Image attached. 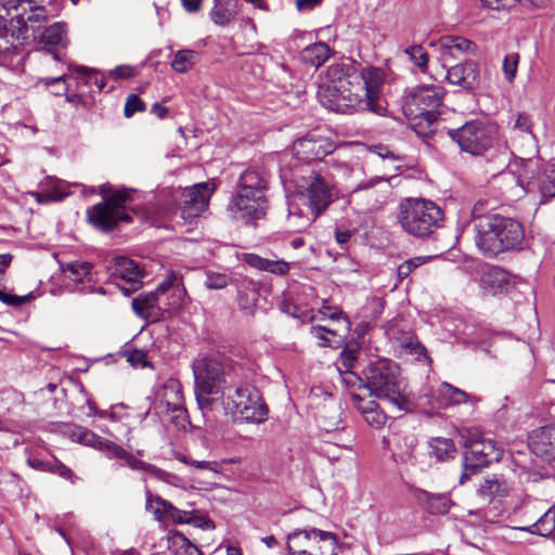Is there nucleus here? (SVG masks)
Segmentation results:
<instances>
[{"label":"nucleus","mask_w":555,"mask_h":555,"mask_svg":"<svg viewBox=\"0 0 555 555\" xmlns=\"http://www.w3.org/2000/svg\"><path fill=\"white\" fill-rule=\"evenodd\" d=\"M513 530L547 537L555 530V505H552L541 516L534 513L524 526H512Z\"/></svg>","instance_id":"obj_20"},{"label":"nucleus","mask_w":555,"mask_h":555,"mask_svg":"<svg viewBox=\"0 0 555 555\" xmlns=\"http://www.w3.org/2000/svg\"><path fill=\"white\" fill-rule=\"evenodd\" d=\"M268 188V179L263 170L259 168H248L240 177L236 189L254 193L258 195H266Z\"/></svg>","instance_id":"obj_26"},{"label":"nucleus","mask_w":555,"mask_h":555,"mask_svg":"<svg viewBox=\"0 0 555 555\" xmlns=\"http://www.w3.org/2000/svg\"><path fill=\"white\" fill-rule=\"evenodd\" d=\"M40 41L46 46L65 47L67 44L66 25L64 23H54L50 25L43 30Z\"/></svg>","instance_id":"obj_41"},{"label":"nucleus","mask_w":555,"mask_h":555,"mask_svg":"<svg viewBox=\"0 0 555 555\" xmlns=\"http://www.w3.org/2000/svg\"><path fill=\"white\" fill-rule=\"evenodd\" d=\"M131 191L121 189L87 210V220L95 229L108 232L115 229L120 222L129 223L132 218L126 210V204L130 201Z\"/></svg>","instance_id":"obj_9"},{"label":"nucleus","mask_w":555,"mask_h":555,"mask_svg":"<svg viewBox=\"0 0 555 555\" xmlns=\"http://www.w3.org/2000/svg\"><path fill=\"white\" fill-rule=\"evenodd\" d=\"M175 522L184 524V522H193L195 526L209 530L214 529L215 525L212 520L206 517H194L191 512L181 511L176 506L171 505L169 512L167 513Z\"/></svg>","instance_id":"obj_40"},{"label":"nucleus","mask_w":555,"mask_h":555,"mask_svg":"<svg viewBox=\"0 0 555 555\" xmlns=\"http://www.w3.org/2000/svg\"><path fill=\"white\" fill-rule=\"evenodd\" d=\"M511 139L515 144L518 143V141H521L520 145H535V137L532 132V121L527 114L521 113L516 116L511 129Z\"/></svg>","instance_id":"obj_29"},{"label":"nucleus","mask_w":555,"mask_h":555,"mask_svg":"<svg viewBox=\"0 0 555 555\" xmlns=\"http://www.w3.org/2000/svg\"><path fill=\"white\" fill-rule=\"evenodd\" d=\"M125 356L127 358V361L130 362L131 365L133 366L146 365L145 353L142 350H129L125 352Z\"/></svg>","instance_id":"obj_63"},{"label":"nucleus","mask_w":555,"mask_h":555,"mask_svg":"<svg viewBox=\"0 0 555 555\" xmlns=\"http://www.w3.org/2000/svg\"><path fill=\"white\" fill-rule=\"evenodd\" d=\"M146 503L145 508L152 513L157 520H162L169 512L171 503L162 499L158 495H153L149 488L145 489Z\"/></svg>","instance_id":"obj_43"},{"label":"nucleus","mask_w":555,"mask_h":555,"mask_svg":"<svg viewBox=\"0 0 555 555\" xmlns=\"http://www.w3.org/2000/svg\"><path fill=\"white\" fill-rule=\"evenodd\" d=\"M41 191L34 193L37 203L60 202L69 195L68 183L54 177H48L40 183Z\"/></svg>","instance_id":"obj_23"},{"label":"nucleus","mask_w":555,"mask_h":555,"mask_svg":"<svg viewBox=\"0 0 555 555\" xmlns=\"http://www.w3.org/2000/svg\"><path fill=\"white\" fill-rule=\"evenodd\" d=\"M198 61V54L194 50L178 51L171 62L175 72L183 74L189 72Z\"/></svg>","instance_id":"obj_44"},{"label":"nucleus","mask_w":555,"mask_h":555,"mask_svg":"<svg viewBox=\"0 0 555 555\" xmlns=\"http://www.w3.org/2000/svg\"><path fill=\"white\" fill-rule=\"evenodd\" d=\"M365 422L376 428L386 423L385 413L378 408L375 401L367 402L366 405L359 406Z\"/></svg>","instance_id":"obj_46"},{"label":"nucleus","mask_w":555,"mask_h":555,"mask_svg":"<svg viewBox=\"0 0 555 555\" xmlns=\"http://www.w3.org/2000/svg\"><path fill=\"white\" fill-rule=\"evenodd\" d=\"M235 7L234 0H216L210 11V17L215 24L224 26L234 17Z\"/></svg>","instance_id":"obj_37"},{"label":"nucleus","mask_w":555,"mask_h":555,"mask_svg":"<svg viewBox=\"0 0 555 555\" xmlns=\"http://www.w3.org/2000/svg\"><path fill=\"white\" fill-rule=\"evenodd\" d=\"M101 451H104L108 457L124 459L126 456L127 451L116 444L113 441L104 439V443L100 448Z\"/></svg>","instance_id":"obj_59"},{"label":"nucleus","mask_w":555,"mask_h":555,"mask_svg":"<svg viewBox=\"0 0 555 555\" xmlns=\"http://www.w3.org/2000/svg\"><path fill=\"white\" fill-rule=\"evenodd\" d=\"M224 408L243 422L263 423L268 418V406L263 402L259 390L249 384L236 386L234 391H229L223 400Z\"/></svg>","instance_id":"obj_8"},{"label":"nucleus","mask_w":555,"mask_h":555,"mask_svg":"<svg viewBox=\"0 0 555 555\" xmlns=\"http://www.w3.org/2000/svg\"><path fill=\"white\" fill-rule=\"evenodd\" d=\"M366 387L375 397L388 401L398 411H411L414 406L405 392L399 366L388 359H378L364 371Z\"/></svg>","instance_id":"obj_5"},{"label":"nucleus","mask_w":555,"mask_h":555,"mask_svg":"<svg viewBox=\"0 0 555 555\" xmlns=\"http://www.w3.org/2000/svg\"><path fill=\"white\" fill-rule=\"evenodd\" d=\"M267 209L268 199L266 195L248 193L238 189H236L228 205L231 217L246 224L255 223V221L263 218Z\"/></svg>","instance_id":"obj_13"},{"label":"nucleus","mask_w":555,"mask_h":555,"mask_svg":"<svg viewBox=\"0 0 555 555\" xmlns=\"http://www.w3.org/2000/svg\"><path fill=\"white\" fill-rule=\"evenodd\" d=\"M357 349H345L340 353V363L344 370L349 371L353 366V362L357 359Z\"/></svg>","instance_id":"obj_64"},{"label":"nucleus","mask_w":555,"mask_h":555,"mask_svg":"<svg viewBox=\"0 0 555 555\" xmlns=\"http://www.w3.org/2000/svg\"><path fill=\"white\" fill-rule=\"evenodd\" d=\"M330 56V48L326 43L318 42L305 48L301 52V60L314 67L323 65Z\"/></svg>","instance_id":"obj_36"},{"label":"nucleus","mask_w":555,"mask_h":555,"mask_svg":"<svg viewBox=\"0 0 555 555\" xmlns=\"http://www.w3.org/2000/svg\"><path fill=\"white\" fill-rule=\"evenodd\" d=\"M163 313L180 310L188 301L186 291L180 278L167 276L156 287Z\"/></svg>","instance_id":"obj_18"},{"label":"nucleus","mask_w":555,"mask_h":555,"mask_svg":"<svg viewBox=\"0 0 555 555\" xmlns=\"http://www.w3.org/2000/svg\"><path fill=\"white\" fill-rule=\"evenodd\" d=\"M439 44L446 53H452L453 51L465 53L474 47L470 40L460 36H444L439 40Z\"/></svg>","instance_id":"obj_45"},{"label":"nucleus","mask_w":555,"mask_h":555,"mask_svg":"<svg viewBox=\"0 0 555 555\" xmlns=\"http://www.w3.org/2000/svg\"><path fill=\"white\" fill-rule=\"evenodd\" d=\"M124 460L126 461L127 465L133 470H142L146 473L149 476L171 486H178L180 483V478L177 475L163 470L153 464L145 463L129 454L128 452L126 453Z\"/></svg>","instance_id":"obj_27"},{"label":"nucleus","mask_w":555,"mask_h":555,"mask_svg":"<svg viewBox=\"0 0 555 555\" xmlns=\"http://www.w3.org/2000/svg\"><path fill=\"white\" fill-rule=\"evenodd\" d=\"M417 500L425 504L429 513L437 515L447 514L451 506V499L446 493H430L421 490L417 492Z\"/></svg>","instance_id":"obj_32"},{"label":"nucleus","mask_w":555,"mask_h":555,"mask_svg":"<svg viewBox=\"0 0 555 555\" xmlns=\"http://www.w3.org/2000/svg\"><path fill=\"white\" fill-rule=\"evenodd\" d=\"M111 278L118 288L129 296L142 286V272L139 264L127 257H115L109 266Z\"/></svg>","instance_id":"obj_15"},{"label":"nucleus","mask_w":555,"mask_h":555,"mask_svg":"<svg viewBox=\"0 0 555 555\" xmlns=\"http://www.w3.org/2000/svg\"><path fill=\"white\" fill-rule=\"evenodd\" d=\"M137 69L130 65H118L108 72V77L114 80L134 77Z\"/></svg>","instance_id":"obj_57"},{"label":"nucleus","mask_w":555,"mask_h":555,"mask_svg":"<svg viewBox=\"0 0 555 555\" xmlns=\"http://www.w3.org/2000/svg\"><path fill=\"white\" fill-rule=\"evenodd\" d=\"M29 296L10 295L0 289V301L8 306L20 307L28 300Z\"/></svg>","instance_id":"obj_62"},{"label":"nucleus","mask_w":555,"mask_h":555,"mask_svg":"<svg viewBox=\"0 0 555 555\" xmlns=\"http://www.w3.org/2000/svg\"><path fill=\"white\" fill-rule=\"evenodd\" d=\"M466 447L468 452L465 455L464 470L460 477L461 485L465 483L469 476L476 473L477 467L498 462L503 454L502 447L495 440L477 430L469 431Z\"/></svg>","instance_id":"obj_10"},{"label":"nucleus","mask_w":555,"mask_h":555,"mask_svg":"<svg viewBox=\"0 0 555 555\" xmlns=\"http://www.w3.org/2000/svg\"><path fill=\"white\" fill-rule=\"evenodd\" d=\"M444 89L438 85H422L416 87L406 100V106L412 114L423 116L428 122L436 120L442 104Z\"/></svg>","instance_id":"obj_14"},{"label":"nucleus","mask_w":555,"mask_h":555,"mask_svg":"<svg viewBox=\"0 0 555 555\" xmlns=\"http://www.w3.org/2000/svg\"><path fill=\"white\" fill-rule=\"evenodd\" d=\"M63 272L75 283L91 281L92 264L88 261H73L62 266Z\"/></svg>","instance_id":"obj_38"},{"label":"nucleus","mask_w":555,"mask_h":555,"mask_svg":"<svg viewBox=\"0 0 555 555\" xmlns=\"http://www.w3.org/2000/svg\"><path fill=\"white\" fill-rule=\"evenodd\" d=\"M44 0H2L0 2V54L15 49L27 37L48 22Z\"/></svg>","instance_id":"obj_2"},{"label":"nucleus","mask_w":555,"mask_h":555,"mask_svg":"<svg viewBox=\"0 0 555 555\" xmlns=\"http://www.w3.org/2000/svg\"><path fill=\"white\" fill-rule=\"evenodd\" d=\"M469 398L470 396L465 391L448 383H442L433 395V399L428 401V404L431 409H444L453 404L464 403Z\"/></svg>","instance_id":"obj_22"},{"label":"nucleus","mask_w":555,"mask_h":555,"mask_svg":"<svg viewBox=\"0 0 555 555\" xmlns=\"http://www.w3.org/2000/svg\"><path fill=\"white\" fill-rule=\"evenodd\" d=\"M287 551L289 555H338L341 546L335 533L309 527L287 535Z\"/></svg>","instance_id":"obj_7"},{"label":"nucleus","mask_w":555,"mask_h":555,"mask_svg":"<svg viewBox=\"0 0 555 555\" xmlns=\"http://www.w3.org/2000/svg\"><path fill=\"white\" fill-rule=\"evenodd\" d=\"M70 436L74 440H77L81 444L92 447L98 450H100L102 443H104V438L98 436L96 434L85 427H75Z\"/></svg>","instance_id":"obj_48"},{"label":"nucleus","mask_w":555,"mask_h":555,"mask_svg":"<svg viewBox=\"0 0 555 555\" xmlns=\"http://www.w3.org/2000/svg\"><path fill=\"white\" fill-rule=\"evenodd\" d=\"M66 79L67 76L65 74L57 77H43L38 80L37 86H41L53 95L60 96L66 94L68 91Z\"/></svg>","instance_id":"obj_47"},{"label":"nucleus","mask_w":555,"mask_h":555,"mask_svg":"<svg viewBox=\"0 0 555 555\" xmlns=\"http://www.w3.org/2000/svg\"><path fill=\"white\" fill-rule=\"evenodd\" d=\"M179 460L182 463H185L188 465H192L198 469H207L211 470L214 473H219L221 469V466L218 462H210V461H191L186 456H180Z\"/></svg>","instance_id":"obj_58"},{"label":"nucleus","mask_w":555,"mask_h":555,"mask_svg":"<svg viewBox=\"0 0 555 555\" xmlns=\"http://www.w3.org/2000/svg\"><path fill=\"white\" fill-rule=\"evenodd\" d=\"M430 257H414L402 262L398 269V278L400 281L406 279L416 268L428 261Z\"/></svg>","instance_id":"obj_53"},{"label":"nucleus","mask_w":555,"mask_h":555,"mask_svg":"<svg viewBox=\"0 0 555 555\" xmlns=\"http://www.w3.org/2000/svg\"><path fill=\"white\" fill-rule=\"evenodd\" d=\"M298 193L307 201L314 214L321 215L334 199L333 181L321 173L311 171L298 183Z\"/></svg>","instance_id":"obj_12"},{"label":"nucleus","mask_w":555,"mask_h":555,"mask_svg":"<svg viewBox=\"0 0 555 555\" xmlns=\"http://www.w3.org/2000/svg\"><path fill=\"white\" fill-rule=\"evenodd\" d=\"M335 150V144L330 139L317 133H308L296 140L293 144V153L296 158L304 162L322 159Z\"/></svg>","instance_id":"obj_17"},{"label":"nucleus","mask_w":555,"mask_h":555,"mask_svg":"<svg viewBox=\"0 0 555 555\" xmlns=\"http://www.w3.org/2000/svg\"><path fill=\"white\" fill-rule=\"evenodd\" d=\"M447 79L451 85L474 89L478 82V66L473 61L456 64L448 69Z\"/></svg>","instance_id":"obj_21"},{"label":"nucleus","mask_w":555,"mask_h":555,"mask_svg":"<svg viewBox=\"0 0 555 555\" xmlns=\"http://www.w3.org/2000/svg\"><path fill=\"white\" fill-rule=\"evenodd\" d=\"M519 56L517 53L507 54L503 61V73L507 81H513L516 76Z\"/></svg>","instance_id":"obj_54"},{"label":"nucleus","mask_w":555,"mask_h":555,"mask_svg":"<svg viewBox=\"0 0 555 555\" xmlns=\"http://www.w3.org/2000/svg\"><path fill=\"white\" fill-rule=\"evenodd\" d=\"M475 230L476 245L488 257L517 249L525 238L524 227L518 220L499 214L476 218Z\"/></svg>","instance_id":"obj_3"},{"label":"nucleus","mask_w":555,"mask_h":555,"mask_svg":"<svg viewBox=\"0 0 555 555\" xmlns=\"http://www.w3.org/2000/svg\"><path fill=\"white\" fill-rule=\"evenodd\" d=\"M51 474L59 475L64 479L70 480L72 482L75 478L74 472L56 459H52Z\"/></svg>","instance_id":"obj_60"},{"label":"nucleus","mask_w":555,"mask_h":555,"mask_svg":"<svg viewBox=\"0 0 555 555\" xmlns=\"http://www.w3.org/2000/svg\"><path fill=\"white\" fill-rule=\"evenodd\" d=\"M160 400L168 410L184 413L183 392L180 383L177 379H168L159 393Z\"/></svg>","instance_id":"obj_31"},{"label":"nucleus","mask_w":555,"mask_h":555,"mask_svg":"<svg viewBox=\"0 0 555 555\" xmlns=\"http://www.w3.org/2000/svg\"><path fill=\"white\" fill-rule=\"evenodd\" d=\"M385 78V70L379 67L335 63L328 66V83L320 87L318 96L325 108L336 113L367 111L383 115L386 111L382 98Z\"/></svg>","instance_id":"obj_1"},{"label":"nucleus","mask_w":555,"mask_h":555,"mask_svg":"<svg viewBox=\"0 0 555 555\" xmlns=\"http://www.w3.org/2000/svg\"><path fill=\"white\" fill-rule=\"evenodd\" d=\"M170 541L176 555H202L197 546L181 533H175Z\"/></svg>","instance_id":"obj_50"},{"label":"nucleus","mask_w":555,"mask_h":555,"mask_svg":"<svg viewBox=\"0 0 555 555\" xmlns=\"http://www.w3.org/2000/svg\"><path fill=\"white\" fill-rule=\"evenodd\" d=\"M143 111H145L144 102L137 94L128 95L124 109L125 116L129 118L133 116V114H135L137 112Z\"/></svg>","instance_id":"obj_56"},{"label":"nucleus","mask_w":555,"mask_h":555,"mask_svg":"<svg viewBox=\"0 0 555 555\" xmlns=\"http://www.w3.org/2000/svg\"><path fill=\"white\" fill-rule=\"evenodd\" d=\"M529 447L537 456L555 461V423L533 430L529 436Z\"/></svg>","instance_id":"obj_19"},{"label":"nucleus","mask_w":555,"mask_h":555,"mask_svg":"<svg viewBox=\"0 0 555 555\" xmlns=\"http://www.w3.org/2000/svg\"><path fill=\"white\" fill-rule=\"evenodd\" d=\"M259 298V285L253 280H244L240 286L237 300L242 310L251 313Z\"/></svg>","instance_id":"obj_33"},{"label":"nucleus","mask_w":555,"mask_h":555,"mask_svg":"<svg viewBox=\"0 0 555 555\" xmlns=\"http://www.w3.org/2000/svg\"><path fill=\"white\" fill-rule=\"evenodd\" d=\"M212 192L214 188L207 182L185 188L180 195V217L185 221H191L194 218L199 217V215L208 207Z\"/></svg>","instance_id":"obj_16"},{"label":"nucleus","mask_w":555,"mask_h":555,"mask_svg":"<svg viewBox=\"0 0 555 555\" xmlns=\"http://www.w3.org/2000/svg\"><path fill=\"white\" fill-rule=\"evenodd\" d=\"M495 127L482 121L470 120L457 129L449 131V135L459 144L460 149L474 156L483 155L489 151L495 139Z\"/></svg>","instance_id":"obj_11"},{"label":"nucleus","mask_w":555,"mask_h":555,"mask_svg":"<svg viewBox=\"0 0 555 555\" xmlns=\"http://www.w3.org/2000/svg\"><path fill=\"white\" fill-rule=\"evenodd\" d=\"M533 508L534 506L531 504V503H526L521 506V508L519 509V514H520V519L518 521H515V520H511V525H507L506 527L512 531V532H515L517 533L518 531L516 530H513L512 529V526H524L526 525V520L531 517L532 515H534L533 513Z\"/></svg>","instance_id":"obj_61"},{"label":"nucleus","mask_w":555,"mask_h":555,"mask_svg":"<svg viewBox=\"0 0 555 555\" xmlns=\"http://www.w3.org/2000/svg\"><path fill=\"white\" fill-rule=\"evenodd\" d=\"M537 186L543 198L555 197V164L545 166L543 172L537 180Z\"/></svg>","instance_id":"obj_42"},{"label":"nucleus","mask_w":555,"mask_h":555,"mask_svg":"<svg viewBox=\"0 0 555 555\" xmlns=\"http://www.w3.org/2000/svg\"><path fill=\"white\" fill-rule=\"evenodd\" d=\"M409 60L422 72L426 73L428 68L429 56L427 51L420 44H413L404 49Z\"/></svg>","instance_id":"obj_49"},{"label":"nucleus","mask_w":555,"mask_h":555,"mask_svg":"<svg viewBox=\"0 0 555 555\" xmlns=\"http://www.w3.org/2000/svg\"><path fill=\"white\" fill-rule=\"evenodd\" d=\"M229 276L223 273L208 272L205 285L209 289H222L229 284Z\"/></svg>","instance_id":"obj_55"},{"label":"nucleus","mask_w":555,"mask_h":555,"mask_svg":"<svg viewBox=\"0 0 555 555\" xmlns=\"http://www.w3.org/2000/svg\"><path fill=\"white\" fill-rule=\"evenodd\" d=\"M509 485L499 475L487 476L478 487V493L485 499H501L508 494Z\"/></svg>","instance_id":"obj_30"},{"label":"nucleus","mask_w":555,"mask_h":555,"mask_svg":"<svg viewBox=\"0 0 555 555\" xmlns=\"http://www.w3.org/2000/svg\"><path fill=\"white\" fill-rule=\"evenodd\" d=\"M319 216L320 215L314 214V210L309 206L306 209H302L298 204L291 203L288 205L287 223L292 231L301 232L309 228Z\"/></svg>","instance_id":"obj_28"},{"label":"nucleus","mask_w":555,"mask_h":555,"mask_svg":"<svg viewBox=\"0 0 555 555\" xmlns=\"http://www.w3.org/2000/svg\"><path fill=\"white\" fill-rule=\"evenodd\" d=\"M443 210L434 202L424 198H408L400 204L398 220L411 235H430L443 221Z\"/></svg>","instance_id":"obj_6"},{"label":"nucleus","mask_w":555,"mask_h":555,"mask_svg":"<svg viewBox=\"0 0 555 555\" xmlns=\"http://www.w3.org/2000/svg\"><path fill=\"white\" fill-rule=\"evenodd\" d=\"M506 283V272L498 267L489 268L481 276L482 287L491 294H495L502 289Z\"/></svg>","instance_id":"obj_39"},{"label":"nucleus","mask_w":555,"mask_h":555,"mask_svg":"<svg viewBox=\"0 0 555 555\" xmlns=\"http://www.w3.org/2000/svg\"><path fill=\"white\" fill-rule=\"evenodd\" d=\"M395 339L402 352L414 357L418 361L428 359L426 348L412 333H404L399 337H395Z\"/></svg>","instance_id":"obj_35"},{"label":"nucleus","mask_w":555,"mask_h":555,"mask_svg":"<svg viewBox=\"0 0 555 555\" xmlns=\"http://www.w3.org/2000/svg\"><path fill=\"white\" fill-rule=\"evenodd\" d=\"M243 260L256 270L269 272L278 276L287 275L292 267L291 262L282 259H269L253 253L244 254Z\"/></svg>","instance_id":"obj_24"},{"label":"nucleus","mask_w":555,"mask_h":555,"mask_svg":"<svg viewBox=\"0 0 555 555\" xmlns=\"http://www.w3.org/2000/svg\"><path fill=\"white\" fill-rule=\"evenodd\" d=\"M229 369V362L220 356H202L192 362L195 398L204 415L214 410L220 396H225Z\"/></svg>","instance_id":"obj_4"},{"label":"nucleus","mask_w":555,"mask_h":555,"mask_svg":"<svg viewBox=\"0 0 555 555\" xmlns=\"http://www.w3.org/2000/svg\"><path fill=\"white\" fill-rule=\"evenodd\" d=\"M132 309L140 318L157 321L164 314L160 309L157 289L139 295L132 300Z\"/></svg>","instance_id":"obj_25"},{"label":"nucleus","mask_w":555,"mask_h":555,"mask_svg":"<svg viewBox=\"0 0 555 555\" xmlns=\"http://www.w3.org/2000/svg\"><path fill=\"white\" fill-rule=\"evenodd\" d=\"M429 454L439 462H447L455 457L457 452L452 439L435 437L429 441Z\"/></svg>","instance_id":"obj_34"},{"label":"nucleus","mask_w":555,"mask_h":555,"mask_svg":"<svg viewBox=\"0 0 555 555\" xmlns=\"http://www.w3.org/2000/svg\"><path fill=\"white\" fill-rule=\"evenodd\" d=\"M339 332V328H330L321 325L311 326L310 328L311 336L320 340V345L323 347H332L334 345V341L331 339L330 336L343 337V335Z\"/></svg>","instance_id":"obj_52"},{"label":"nucleus","mask_w":555,"mask_h":555,"mask_svg":"<svg viewBox=\"0 0 555 555\" xmlns=\"http://www.w3.org/2000/svg\"><path fill=\"white\" fill-rule=\"evenodd\" d=\"M320 314L332 321H337L341 324V331L347 333L350 328V321L344 312L337 307H331L326 300H323L322 307L319 310Z\"/></svg>","instance_id":"obj_51"}]
</instances>
